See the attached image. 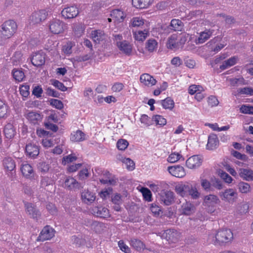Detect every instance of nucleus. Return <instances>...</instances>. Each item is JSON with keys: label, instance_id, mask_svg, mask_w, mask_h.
Listing matches in <instances>:
<instances>
[{"label": "nucleus", "instance_id": "f257e3e1", "mask_svg": "<svg viewBox=\"0 0 253 253\" xmlns=\"http://www.w3.org/2000/svg\"><path fill=\"white\" fill-rule=\"evenodd\" d=\"M233 239L231 230L229 229H222L218 230L216 233L209 235L208 242L215 246H223L229 243Z\"/></svg>", "mask_w": 253, "mask_h": 253}, {"label": "nucleus", "instance_id": "f03ea898", "mask_svg": "<svg viewBox=\"0 0 253 253\" xmlns=\"http://www.w3.org/2000/svg\"><path fill=\"white\" fill-rule=\"evenodd\" d=\"M47 130L43 129H37V133L40 137H45L42 140V145L43 147L48 148L54 146L55 144L60 142V140L58 141L59 138H55L53 139L55 133L58 130L59 127H45Z\"/></svg>", "mask_w": 253, "mask_h": 253}, {"label": "nucleus", "instance_id": "7ed1b4c3", "mask_svg": "<svg viewBox=\"0 0 253 253\" xmlns=\"http://www.w3.org/2000/svg\"><path fill=\"white\" fill-rule=\"evenodd\" d=\"M0 33L2 38L6 40L10 38L17 29L16 23L11 20L4 22L1 26Z\"/></svg>", "mask_w": 253, "mask_h": 253}, {"label": "nucleus", "instance_id": "20e7f679", "mask_svg": "<svg viewBox=\"0 0 253 253\" xmlns=\"http://www.w3.org/2000/svg\"><path fill=\"white\" fill-rule=\"evenodd\" d=\"M219 201L217 196L209 195L205 197L204 205L206 207L208 212L212 213L215 211L216 205Z\"/></svg>", "mask_w": 253, "mask_h": 253}, {"label": "nucleus", "instance_id": "39448f33", "mask_svg": "<svg viewBox=\"0 0 253 253\" xmlns=\"http://www.w3.org/2000/svg\"><path fill=\"white\" fill-rule=\"evenodd\" d=\"M219 196L222 201L233 204L236 202L238 194L237 192L232 188H229L219 193Z\"/></svg>", "mask_w": 253, "mask_h": 253}, {"label": "nucleus", "instance_id": "423d86ee", "mask_svg": "<svg viewBox=\"0 0 253 253\" xmlns=\"http://www.w3.org/2000/svg\"><path fill=\"white\" fill-rule=\"evenodd\" d=\"M66 27V24L64 22L57 19H53L49 25L50 31L53 34L63 33Z\"/></svg>", "mask_w": 253, "mask_h": 253}, {"label": "nucleus", "instance_id": "0eeeda50", "mask_svg": "<svg viewBox=\"0 0 253 253\" xmlns=\"http://www.w3.org/2000/svg\"><path fill=\"white\" fill-rule=\"evenodd\" d=\"M180 234L177 230L173 229H169L165 230L162 234V238L166 239L167 241L170 243H176L178 241Z\"/></svg>", "mask_w": 253, "mask_h": 253}, {"label": "nucleus", "instance_id": "6e6552de", "mask_svg": "<svg viewBox=\"0 0 253 253\" xmlns=\"http://www.w3.org/2000/svg\"><path fill=\"white\" fill-rule=\"evenodd\" d=\"M160 201L161 204L169 206L174 202V193L169 190H162L159 193Z\"/></svg>", "mask_w": 253, "mask_h": 253}, {"label": "nucleus", "instance_id": "1a4fd4ad", "mask_svg": "<svg viewBox=\"0 0 253 253\" xmlns=\"http://www.w3.org/2000/svg\"><path fill=\"white\" fill-rule=\"evenodd\" d=\"M55 231L50 226H45L41 231L39 236L38 237V241H44L51 239L54 236Z\"/></svg>", "mask_w": 253, "mask_h": 253}, {"label": "nucleus", "instance_id": "9d476101", "mask_svg": "<svg viewBox=\"0 0 253 253\" xmlns=\"http://www.w3.org/2000/svg\"><path fill=\"white\" fill-rule=\"evenodd\" d=\"M45 54L42 50L33 53L31 61L36 67H40L45 63Z\"/></svg>", "mask_w": 253, "mask_h": 253}, {"label": "nucleus", "instance_id": "9b49d317", "mask_svg": "<svg viewBox=\"0 0 253 253\" xmlns=\"http://www.w3.org/2000/svg\"><path fill=\"white\" fill-rule=\"evenodd\" d=\"M79 14V8L77 6H70L64 8L61 11L62 16L65 19H72Z\"/></svg>", "mask_w": 253, "mask_h": 253}, {"label": "nucleus", "instance_id": "f8f14e48", "mask_svg": "<svg viewBox=\"0 0 253 253\" xmlns=\"http://www.w3.org/2000/svg\"><path fill=\"white\" fill-rule=\"evenodd\" d=\"M47 15V13L45 10H41L33 12L30 20L33 24L40 23L46 18Z\"/></svg>", "mask_w": 253, "mask_h": 253}, {"label": "nucleus", "instance_id": "ddd939ff", "mask_svg": "<svg viewBox=\"0 0 253 253\" xmlns=\"http://www.w3.org/2000/svg\"><path fill=\"white\" fill-rule=\"evenodd\" d=\"M203 160L199 155H194L189 157L186 161L187 167L190 169H195L199 167L202 163Z\"/></svg>", "mask_w": 253, "mask_h": 253}, {"label": "nucleus", "instance_id": "4468645a", "mask_svg": "<svg viewBox=\"0 0 253 253\" xmlns=\"http://www.w3.org/2000/svg\"><path fill=\"white\" fill-rule=\"evenodd\" d=\"M81 199L84 204L90 205L93 203L96 199L95 193L88 190L84 189L81 193Z\"/></svg>", "mask_w": 253, "mask_h": 253}, {"label": "nucleus", "instance_id": "2eb2a0df", "mask_svg": "<svg viewBox=\"0 0 253 253\" xmlns=\"http://www.w3.org/2000/svg\"><path fill=\"white\" fill-rule=\"evenodd\" d=\"M168 170L171 175L178 178L183 177L186 175L184 168L179 165L169 167Z\"/></svg>", "mask_w": 253, "mask_h": 253}, {"label": "nucleus", "instance_id": "dca6fc26", "mask_svg": "<svg viewBox=\"0 0 253 253\" xmlns=\"http://www.w3.org/2000/svg\"><path fill=\"white\" fill-rule=\"evenodd\" d=\"M92 213L101 218H108L110 216L109 210L103 206H96L91 210Z\"/></svg>", "mask_w": 253, "mask_h": 253}, {"label": "nucleus", "instance_id": "f3484780", "mask_svg": "<svg viewBox=\"0 0 253 253\" xmlns=\"http://www.w3.org/2000/svg\"><path fill=\"white\" fill-rule=\"evenodd\" d=\"M20 169L24 176L27 178L32 179L34 178L35 172L33 167L26 162L23 163Z\"/></svg>", "mask_w": 253, "mask_h": 253}, {"label": "nucleus", "instance_id": "a211bd4d", "mask_svg": "<svg viewBox=\"0 0 253 253\" xmlns=\"http://www.w3.org/2000/svg\"><path fill=\"white\" fill-rule=\"evenodd\" d=\"M104 31L101 30H92L90 33V38L95 43H100L106 38Z\"/></svg>", "mask_w": 253, "mask_h": 253}, {"label": "nucleus", "instance_id": "6ab92c4d", "mask_svg": "<svg viewBox=\"0 0 253 253\" xmlns=\"http://www.w3.org/2000/svg\"><path fill=\"white\" fill-rule=\"evenodd\" d=\"M26 155L29 157L35 159L39 154V147L35 144H27L25 148Z\"/></svg>", "mask_w": 253, "mask_h": 253}, {"label": "nucleus", "instance_id": "aec40b11", "mask_svg": "<svg viewBox=\"0 0 253 253\" xmlns=\"http://www.w3.org/2000/svg\"><path fill=\"white\" fill-rule=\"evenodd\" d=\"M117 46L122 52L126 55H130L131 54L132 47V45L126 41L117 42Z\"/></svg>", "mask_w": 253, "mask_h": 253}, {"label": "nucleus", "instance_id": "412c9836", "mask_svg": "<svg viewBox=\"0 0 253 253\" xmlns=\"http://www.w3.org/2000/svg\"><path fill=\"white\" fill-rule=\"evenodd\" d=\"M25 206L27 212L34 219L38 220L40 218L41 212L35 207L33 204L30 203H25Z\"/></svg>", "mask_w": 253, "mask_h": 253}, {"label": "nucleus", "instance_id": "4be33fe9", "mask_svg": "<svg viewBox=\"0 0 253 253\" xmlns=\"http://www.w3.org/2000/svg\"><path fill=\"white\" fill-rule=\"evenodd\" d=\"M26 118L28 121L34 125L38 124L42 118V116L37 112L31 111L25 114Z\"/></svg>", "mask_w": 253, "mask_h": 253}, {"label": "nucleus", "instance_id": "5701e85b", "mask_svg": "<svg viewBox=\"0 0 253 253\" xmlns=\"http://www.w3.org/2000/svg\"><path fill=\"white\" fill-rule=\"evenodd\" d=\"M219 145V140L216 134H211L208 137L207 149L213 150L216 149Z\"/></svg>", "mask_w": 253, "mask_h": 253}, {"label": "nucleus", "instance_id": "b1692460", "mask_svg": "<svg viewBox=\"0 0 253 253\" xmlns=\"http://www.w3.org/2000/svg\"><path fill=\"white\" fill-rule=\"evenodd\" d=\"M140 82L145 85L152 86L156 84V80L148 74H144L140 76Z\"/></svg>", "mask_w": 253, "mask_h": 253}, {"label": "nucleus", "instance_id": "393cba45", "mask_svg": "<svg viewBox=\"0 0 253 253\" xmlns=\"http://www.w3.org/2000/svg\"><path fill=\"white\" fill-rule=\"evenodd\" d=\"M133 34L135 40L143 42L149 35V31L148 29L138 30L135 32L133 31Z\"/></svg>", "mask_w": 253, "mask_h": 253}, {"label": "nucleus", "instance_id": "a878e982", "mask_svg": "<svg viewBox=\"0 0 253 253\" xmlns=\"http://www.w3.org/2000/svg\"><path fill=\"white\" fill-rule=\"evenodd\" d=\"M183 27L184 24L181 20L177 19H173L171 20L170 25L168 28L175 31H182Z\"/></svg>", "mask_w": 253, "mask_h": 253}, {"label": "nucleus", "instance_id": "bb28decb", "mask_svg": "<svg viewBox=\"0 0 253 253\" xmlns=\"http://www.w3.org/2000/svg\"><path fill=\"white\" fill-rule=\"evenodd\" d=\"M214 32L212 29H205L203 32L200 33L199 37L198 39L199 43H203L209 39L212 35Z\"/></svg>", "mask_w": 253, "mask_h": 253}, {"label": "nucleus", "instance_id": "cd10ccee", "mask_svg": "<svg viewBox=\"0 0 253 253\" xmlns=\"http://www.w3.org/2000/svg\"><path fill=\"white\" fill-rule=\"evenodd\" d=\"M194 209V207L193 205L189 202L186 201L181 205L180 211L183 214L189 215L192 213Z\"/></svg>", "mask_w": 253, "mask_h": 253}, {"label": "nucleus", "instance_id": "c85d7f7f", "mask_svg": "<svg viewBox=\"0 0 253 253\" xmlns=\"http://www.w3.org/2000/svg\"><path fill=\"white\" fill-rule=\"evenodd\" d=\"M85 134L80 130H78L71 134L70 140L73 142H80L85 139Z\"/></svg>", "mask_w": 253, "mask_h": 253}, {"label": "nucleus", "instance_id": "c756f323", "mask_svg": "<svg viewBox=\"0 0 253 253\" xmlns=\"http://www.w3.org/2000/svg\"><path fill=\"white\" fill-rule=\"evenodd\" d=\"M110 15L112 18L114 19L116 22L119 23L123 22L126 17V14L120 9L113 10L111 12Z\"/></svg>", "mask_w": 253, "mask_h": 253}, {"label": "nucleus", "instance_id": "7c9ffc66", "mask_svg": "<svg viewBox=\"0 0 253 253\" xmlns=\"http://www.w3.org/2000/svg\"><path fill=\"white\" fill-rule=\"evenodd\" d=\"M153 0H132V5L137 8L143 9L148 7Z\"/></svg>", "mask_w": 253, "mask_h": 253}, {"label": "nucleus", "instance_id": "2f4dec72", "mask_svg": "<svg viewBox=\"0 0 253 253\" xmlns=\"http://www.w3.org/2000/svg\"><path fill=\"white\" fill-rule=\"evenodd\" d=\"M239 175L241 178L246 181L253 180V171L251 169H241L239 171Z\"/></svg>", "mask_w": 253, "mask_h": 253}, {"label": "nucleus", "instance_id": "473e14b6", "mask_svg": "<svg viewBox=\"0 0 253 253\" xmlns=\"http://www.w3.org/2000/svg\"><path fill=\"white\" fill-rule=\"evenodd\" d=\"M3 165L4 169L7 171H12L14 170L16 165L14 160L10 158L7 157L3 160Z\"/></svg>", "mask_w": 253, "mask_h": 253}, {"label": "nucleus", "instance_id": "72a5a7b5", "mask_svg": "<svg viewBox=\"0 0 253 253\" xmlns=\"http://www.w3.org/2000/svg\"><path fill=\"white\" fill-rule=\"evenodd\" d=\"M64 184L65 186L69 189L77 188L79 187L78 182L75 178L71 177L66 178Z\"/></svg>", "mask_w": 253, "mask_h": 253}, {"label": "nucleus", "instance_id": "f704fd0d", "mask_svg": "<svg viewBox=\"0 0 253 253\" xmlns=\"http://www.w3.org/2000/svg\"><path fill=\"white\" fill-rule=\"evenodd\" d=\"M189 189V185L185 184H178L175 186V190L177 194L182 197L187 195L188 190Z\"/></svg>", "mask_w": 253, "mask_h": 253}, {"label": "nucleus", "instance_id": "c9c22d12", "mask_svg": "<svg viewBox=\"0 0 253 253\" xmlns=\"http://www.w3.org/2000/svg\"><path fill=\"white\" fill-rule=\"evenodd\" d=\"M237 58L235 56L232 57L223 62L222 65L219 67L221 70H224L234 65L237 62Z\"/></svg>", "mask_w": 253, "mask_h": 253}, {"label": "nucleus", "instance_id": "e433bc0d", "mask_svg": "<svg viewBox=\"0 0 253 253\" xmlns=\"http://www.w3.org/2000/svg\"><path fill=\"white\" fill-rule=\"evenodd\" d=\"M54 182L53 178L48 176H41L40 180V187L43 188L45 187L52 185Z\"/></svg>", "mask_w": 253, "mask_h": 253}, {"label": "nucleus", "instance_id": "4c0bfd02", "mask_svg": "<svg viewBox=\"0 0 253 253\" xmlns=\"http://www.w3.org/2000/svg\"><path fill=\"white\" fill-rule=\"evenodd\" d=\"M9 108L4 102L0 100V118H6L8 116Z\"/></svg>", "mask_w": 253, "mask_h": 253}, {"label": "nucleus", "instance_id": "58836bf2", "mask_svg": "<svg viewBox=\"0 0 253 253\" xmlns=\"http://www.w3.org/2000/svg\"><path fill=\"white\" fill-rule=\"evenodd\" d=\"M130 245L137 251H140L145 248L143 243L139 239H132L130 242Z\"/></svg>", "mask_w": 253, "mask_h": 253}, {"label": "nucleus", "instance_id": "ea45409f", "mask_svg": "<svg viewBox=\"0 0 253 253\" xmlns=\"http://www.w3.org/2000/svg\"><path fill=\"white\" fill-rule=\"evenodd\" d=\"M161 103L165 109L171 110L174 105V101L169 97H167L164 100L161 101Z\"/></svg>", "mask_w": 253, "mask_h": 253}, {"label": "nucleus", "instance_id": "a19ab883", "mask_svg": "<svg viewBox=\"0 0 253 253\" xmlns=\"http://www.w3.org/2000/svg\"><path fill=\"white\" fill-rule=\"evenodd\" d=\"M182 159L184 160L182 155L179 153L173 152L170 154L168 158L167 161L170 163H174Z\"/></svg>", "mask_w": 253, "mask_h": 253}, {"label": "nucleus", "instance_id": "79ce46f5", "mask_svg": "<svg viewBox=\"0 0 253 253\" xmlns=\"http://www.w3.org/2000/svg\"><path fill=\"white\" fill-rule=\"evenodd\" d=\"M239 191L243 194H247L250 192L251 188L250 185L245 182H241L238 185Z\"/></svg>", "mask_w": 253, "mask_h": 253}, {"label": "nucleus", "instance_id": "37998d69", "mask_svg": "<svg viewBox=\"0 0 253 253\" xmlns=\"http://www.w3.org/2000/svg\"><path fill=\"white\" fill-rule=\"evenodd\" d=\"M66 140L65 139L62 138L61 143L56 147H55L52 150L51 152L54 154L60 155L62 154L63 151L64 146H65Z\"/></svg>", "mask_w": 253, "mask_h": 253}, {"label": "nucleus", "instance_id": "c03bdc74", "mask_svg": "<svg viewBox=\"0 0 253 253\" xmlns=\"http://www.w3.org/2000/svg\"><path fill=\"white\" fill-rule=\"evenodd\" d=\"M12 75L14 79L18 82H22L25 77L24 72L20 70L13 69Z\"/></svg>", "mask_w": 253, "mask_h": 253}, {"label": "nucleus", "instance_id": "a18cd8bd", "mask_svg": "<svg viewBox=\"0 0 253 253\" xmlns=\"http://www.w3.org/2000/svg\"><path fill=\"white\" fill-rule=\"evenodd\" d=\"M152 121L155 123L156 125L165 126L167 124V120L162 116L156 115L154 116L152 119Z\"/></svg>", "mask_w": 253, "mask_h": 253}, {"label": "nucleus", "instance_id": "49530a36", "mask_svg": "<svg viewBox=\"0 0 253 253\" xmlns=\"http://www.w3.org/2000/svg\"><path fill=\"white\" fill-rule=\"evenodd\" d=\"M142 194L144 199L148 202H151L152 200V193L151 191L147 188L142 187L140 190Z\"/></svg>", "mask_w": 253, "mask_h": 253}, {"label": "nucleus", "instance_id": "de8ad7c7", "mask_svg": "<svg viewBox=\"0 0 253 253\" xmlns=\"http://www.w3.org/2000/svg\"><path fill=\"white\" fill-rule=\"evenodd\" d=\"M157 45L156 41L154 39H149L146 42V48L150 52L153 51Z\"/></svg>", "mask_w": 253, "mask_h": 253}, {"label": "nucleus", "instance_id": "09e8293b", "mask_svg": "<svg viewBox=\"0 0 253 253\" xmlns=\"http://www.w3.org/2000/svg\"><path fill=\"white\" fill-rule=\"evenodd\" d=\"M3 132L6 138L11 139L15 134V127H3Z\"/></svg>", "mask_w": 253, "mask_h": 253}, {"label": "nucleus", "instance_id": "8fccbe9b", "mask_svg": "<svg viewBox=\"0 0 253 253\" xmlns=\"http://www.w3.org/2000/svg\"><path fill=\"white\" fill-rule=\"evenodd\" d=\"M144 23V20L140 17H133L131 20V26L133 27L143 26Z\"/></svg>", "mask_w": 253, "mask_h": 253}, {"label": "nucleus", "instance_id": "3c124183", "mask_svg": "<svg viewBox=\"0 0 253 253\" xmlns=\"http://www.w3.org/2000/svg\"><path fill=\"white\" fill-rule=\"evenodd\" d=\"M51 122L57 123V119L54 114H51L47 118V122H44V126H57L56 125L52 124Z\"/></svg>", "mask_w": 253, "mask_h": 253}, {"label": "nucleus", "instance_id": "603ef678", "mask_svg": "<svg viewBox=\"0 0 253 253\" xmlns=\"http://www.w3.org/2000/svg\"><path fill=\"white\" fill-rule=\"evenodd\" d=\"M51 84L56 88L62 91H65L67 90V87L64 84L56 80H52L51 81Z\"/></svg>", "mask_w": 253, "mask_h": 253}, {"label": "nucleus", "instance_id": "864d4df0", "mask_svg": "<svg viewBox=\"0 0 253 253\" xmlns=\"http://www.w3.org/2000/svg\"><path fill=\"white\" fill-rule=\"evenodd\" d=\"M50 105L54 107L55 108L61 110L63 108L62 102L56 99H51L49 100Z\"/></svg>", "mask_w": 253, "mask_h": 253}, {"label": "nucleus", "instance_id": "5fc2aeb1", "mask_svg": "<svg viewBox=\"0 0 253 253\" xmlns=\"http://www.w3.org/2000/svg\"><path fill=\"white\" fill-rule=\"evenodd\" d=\"M39 170L42 173H46L49 169V165L45 162H42L38 165Z\"/></svg>", "mask_w": 253, "mask_h": 253}, {"label": "nucleus", "instance_id": "6e6d98bb", "mask_svg": "<svg viewBox=\"0 0 253 253\" xmlns=\"http://www.w3.org/2000/svg\"><path fill=\"white\" fill-rule=\"evenodd\" d=\"M128 145V142L125 139H119L117 143V146L120 150H125Z\"/></svg>", "mask_w": 253, "mask_h": 253}, {"label": "nucleus", "instance_id": "4d7b16f0", "mask_svg": "<svg viewBox=\"0 0 253 253\" xmlns=\"http://www.w3.org/2000/svg\"><path fill=\"white\" fill-rule=\"evenodd\" d=\"M188 194L193 199H196L199 198L200 193L195 187L189 185V189L188 190Z\"/></svg>", "mask_w": 253, "mask_h": 253}, {"label": "nucleus", "instance_id": "13d9d810", "mask_svg": "<svg viewBox=\"0 0 253 253\" xmlns=\"http://www.w3.org/2000/svg\"><path fill=\"white\" fill-rule=\"evenodd\" d=\"M77 159V158L74 154H71L63 158L62 164L66 165L76 161Z\"/></svg>", "mask_w": 253, "mask_h": 253}, {"label": "nucleus", "instance_id": "bf43d9fd", "mask_svg": "<svg viewBox=\"0 0 253 253\" xmlns=\"http://www.w3.org/2000/svg\"><path fill=\"white\" fill-rule=\"evenodd\" d=\"M150 210L153 214L156 216H159L160 213H162L161 208L156 204H152L150 207Z\"/></svg>", "mask_w": 253, "mask_h": 253}, {"label": "nucleus", "instance_id": "052dcab7", "mask_svg": "<svg viewBox=\"0 0 253 253\" xmlns=\"http://www.w3.org/2000/svg\"><path fill=\"white\" fill-rule=\"evenodd\" d=\"M202 14V10H196L194 11H190L187 15V18L188 19L192 18H198L199 17H201Z\"/></svg>", "mask_w": 253, "mask_h": 253}, {"label": "nucleus", "instance_id": "680f3d73", "mask_svg": "<svg viewBox=\"0 0 253 253\" xmlns=\"http://www.w3.org/2000/svg\"><path fill=\"white\" fill-rule=\"evenodd\" d=\"M29 89L30 86L28 85H22L21 87L20 88V92L21 95L23 97H27L30 94V92L29 91Z\"/></svg>", "mask_w": 253, "mask_h": 253}, {"label": "nucleus", "instance_id": "e2e57ef3", "mask_svg": "<svg viewBox=\"0 0 253 253\" xmlns=\"http://www.w3.org/2000/svg\"><path fill=\"white\" fill-rule=\"evenodd\" d=\"M46 94L48 96L59 98L60 95V93L56 90L48 87L46 89Z\"/></svg>", "mask_w": 253, "mask_h": 253}, {"label": "nucleus", "instance_id": "0e129e2a", "mask_svg": "<svg viewBox=\"0 0 253 253\" xmlns=\"http://www.w3.org/2000/svg\"><path fill=\"white\" fill-rule=\"evenodd\" d=\"M124 162L126 164L128 170L132 171L135 169V164L130 159L126 158L124 160Z\"/></svg>", "mask_w": 253, "mask_h": 253}, {"label": "nucleus", "instance_id": "69168bd1", "mask_svg": "<svg viewBox=\"0 0 253 253\" xmlns=\"http://www.w3.org/2000/svg\"><path fill=\"white\" fill-rule=\"evenodd\" d=\"M118 246L120 248V250L124 252L125 253H130V249L125 244L124 241L120 240L118 242Z\"/></svg>", "mask_w": 253, "mask_h": 253}, {"label": "nucleus", "instance_id": "338daca9", "mask_svg": "<svg viewBox=\"0 0 253 253\" xmlns=\"http://www.w3.org/2000/svg\"><path fill=\"white\" fill-rule=\"evenodd\" d=\"M200 89H202V87L200 85L193 84L189 87L188 93L191 95H193L194 94H196L199 91H201Z\"/></svg>", "mask_w": 253, "mask_h": 253}, {"label": "nucleus", "instance_id": "774afa93", "mask_svg": "<svg viewBox=\"0 0 253 253\" xmlns=\"http://www.w3.org/2000/svg\"><path fill=\"white\" fill-rule=\"evenodd\" d=\"M220 177L226 183H231L233 180L232 178L226 172L222 171L220 173Z\"/></svg>", "mask_w": 253, "mask_h": 253}]
</instances>
